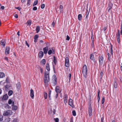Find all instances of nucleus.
<instances>
[{
	"mask_svg": "<svg viewBox=\"0 0 122 122\" xmlns=\"http://www.w3.org/2000/svg\"><path fill=\"white\" fill-rule=\"evenodd\" d=\"M46 68L47 71H46L45 75L44 78V82L45 85H47L48 83L50 81L49 74L50 70V66L48 63H47L46 65Z\"/></svg>",
	"mask_w": 122,
	"mask_h": 122,
	"instance_id": "f257e3e1",
	"label": "nucleus"
},
{
	"mask_svg": "<svg viewBox=\"0 0 122 122\" xmlns=\"http://www.w3.org/2000/svg\"><path fill=\"white\" fill-rule=\"evenodd\" d=\"M87 66L86 65H85L83 67L82 72L83 76L85 78H86L87 77Z\"/></svg>",
	"mask_w": 122,
	"mask_h": 122,
	"instance_id": "f03ea898",
	"label": "nucleus"
},
{
	"mask_svg": "<svg viewBox=\"0 0 122 122\" xmlns=\"http://www.w3.org/2000/svg\"><path fill=\"white\" fill-rule=\"evenodd\" d=\"M12 113V112L10 110L5 111L3 113V115L4 116H9L11 115Z\"/></svg>",
	"mask_w": 122,
	"mask_h": 122,
	"instance_id": "7ed1b4c3",
	"label": "nucleus"
},
{
	"mask_svg": "<svg viewBox=\"0 0 122 122\" xmlns=\"http://www.w3.org/2000/svg\"><path fill=\"white\" fill-rule=\"evenodd\" d=\"M69 60L68 57H66L65 58V65L66 67H68L69 66Z\"/></svg>",
	"mask_w": 122,
	"mask_h": 122,
	"instance_id": "20e7f679",
	"label": "nucleus"
},
{
	"mask_svg": "<svg viewBox=\"0 0 122 122\" xmlns=\"http://www.w3.org/2000/svg\"><path fill=\"white\" fill-rule=\"evenodd\" d=\"M99 64L102 65L103 63V56H99Z\"/></svg>",
	"mask_w": 122,
	"mask_h": 122,
	"instance_id": "39448f33",
	"label": "nucleus"
},
{
	"mask_svg": "<svg viewBox=\"0 0 122 122\" xmlns=\"http://www.w3.org/2000/svg\"><path fill=\"white\" fill-rule=\"evenodd\" d=\"M88 109L89 115L90 116H91L92 115V110L91 106H89Z\"/></svg>",
	"mask_w": 122,
	"mask_h": 122,
	"instance_id": "423d86ee",
	"label": "nucleus"
},
{
	"mask_svg": "<svg viewBox=\"0 0 122 122\" xmlns=\"http://www.w3.org/2000/svg\"><path fill=\"white\" fill-rule=\"evenodd\" d=\"M90 59L92 60L94 62H95V61L94 58V56L93 54H91L90 55Z\"/></svg>",
	"mask_w": 122,
	"mask_h": 122,
	"instance_id": "0eeeda50",
	"label": "nucleus"
},
{
	"mask_svg": "<svg viewBox=\"0 0 122 122\" xmlns=\"http://www.w3.org/2000/svg\"><path fill=\"white\" fill-rule=\"evenodd\" d=\"M30 95L31 98L32 99H34V92L33 90L32 89L30 90Z\"/></svg>",
	"mask_w": 122,
	"mask_h": 122,
	"instance_id": "6e6552de",
	"label": "nucleus"
},
{
	"mask_svg": "<svg viewBox=\"0 0 122 122\" xmlns=\"http://www.w3.org/2000/svg\"><path fill=\"white\" fill-rule=\"evenodd\" d=\"M67 98L68 97L67 95H64V102L65 104H66L67 102Z\"/></svg>",
	"mask_w": 122,
	"mask_h": 122,
	"instance_id": "1a4fd4ad",
	"label": "nucleus"
},
{
	"mask_svg": "<svg viewBox=\"0 0 122 122\" xmlns=\"http://www.w3.org/2000/svg\"><path fill=\"white\" fill-rule=\"evenodd\" d=\"M10 48L9 47H7L6 48L5 53L6 54H9V53Z\"/></svg>",
	"mask_w": 122,
	"mask_h": 122,
	"instance_id": "9d476101",
	"label": "nucleus"
},
{
	"mask_svg": "<svg viewBox=\"0 0 122 122\" xmlns=\"http://www.w3.org/2000/svg\"><path fill=\"white\" fill-rule=\"evenodd\" d=\"M8 98V96L7 94H5L3 96L2 98V100L5 101L7 100Z\"/></svg>",
	"mask_w": 122,
	"mask_h": 122,
	"instance_id": "9b49d317",
	"label": "nucleus"
},
{
	"mask_svg": "<svg viewBox=\"0 0 122 122\" xmlns=\"http://www.w3.org/2000/svg\"><path fill=\"white\" fill-rule=\"evenodd\" d=\"M5 40L3 39L1 41L0 44L1 45L3 46V47L5 46Z\"/></svg>",
	"mask_w": 122,
	"mask_h": 122,
	"instance_id": "f8f14e48",
	"label": "nucleus"
},
{
	"mask_svg": "<svg viewBox=\"0 0 122 122\" xmlns=\"http://www.w3.org/2000/svg\"><path fill=\"white\" fill-rule=\"evenodd\" d=\"M69 105L71 107H73V103L72 100L70 98L69 100Z\"/></svg>",
	"mask_w": 122,
	"mask_h": 122,
	"instance_id": "ddd939ff",
	"label": "nucleus"
},
{
	"mask_svg": "<svg viewBox=\"0 0 122 122\" xmlns=\"http://www.w3.org/2000/svg\"><path fill=\"white\" fill-rule=\"evenodd\" d=\"M44 52L45 54H46L48 50V48L47 46L44 48L43 49Z\"/></svg>",
	"mask_w": 122,
	"mask_h": 122,
	"instance_id": "4468645a",
	"label": "nucleus"
},
{
	"mask_svg": "<svg viewBox=\"0 0 122 122\" xmlns=\"http://www.w3.org/2000/svg\"><path fill=\"white\" fill-rule=\"evenodd\" d=\"M14 105V103H13L12 104V109L13 110H16L18 108V107Z\"/></svg>",
	"mask_w": 122,
	"mask_h": 122,
	"instance_id": "2eb2a0df",
	"label": "nucleus"
},
{
	"mask_svg": "<svg viewBox=\"0 0 122 122\" xmlns=\"http://www.w3.org/2000/svg\"><path fill=\"white\" fill-rule=\"evenodd\" d=\"M43 53L42 51H40L39 53V57L40 58H42L43 56Z\"/></svg>",
	"mask_w": 122,
	"mask_h": 122,
	"instance_id": "dca6fc26",
	"label": "nucleus"
},
{
	"mask_svg": "<svg viewBox=\"0 0 122 122\" xmlns=\"http://www.w3.org/2000/svg\"><path fill=\"white\" fill-rule=\"evenodd\" d=\"M53 80V81L52 82V83H53V86H55L56 84L57 81H56V78H54Z\"/></svg>",
	"mask_w": 122,
	"mask_h": 122,
	"instance_id": "f3484780",
	"label": "nucleus"
},
{
	"mask_svg": "<svg viewBox=\"0 0 122 122\" xmlns=\"http://www.w3.org/2000/svg\"><path fill=\"white\" fill-rule=\"evenodd\" d=\"M55 91L57 93H59L60 92L59 87L58 86H57L56 88Z\"/></svg>",
	"mask_w": 122,
	"mask_h": 122,
	"instance_id": "a211bd4d",
	"label": "nucleus"
},
{
	"mask_svg": "<svg viewBox=\"0 0 122 122\" xmlns=\"http://www.w3.org/2000/svg\"><path fill=\"white\" fill-rule=\"evenodd\" d=\"M48 54L49 55H51L52 53L54 54V51L53 49L50 50H49L48 51Z\"/></svg>",
	"mask_w": 122,
	"mask_h": 122,
	"instance_id": "6ab92c4d",
	"label": "nucleus"
},
{
	"mask_svg": "<svg viewBox=\"0 0 122 122\" xmlns=\"http://www.w3.org/2000/svg\"><path fill=\"white\" fill-rule=\"evenodd\" d=\"M120 34H117V39L118 43H119Z\"/></svg>",
	"mask_w": 122,
	"mask_h": 122,
	"instance_id": "aec40b11",
	"label": "nucleus"
},
{
	"mask_svg": "<svg viewBox=\"0 0 122 122\" xmlns=\"http://www.w3.org/2000/svg\"><path fill=\"white\" fill-rule=\"evenodd\" d=\"M113 6V4L112 3H110L109 4V7H108V11H109L112 8Z\"/></svg>",
	"mask_w": 122,
	"mask_h": 122,
	"instance_id": "412c9836",
	"label": "nucleus"
},
{
	"mask_svg": "<svg viewBox=\"0 0 122 122\" xmlns=\"http://www.w3.org/2000/svg\"><path fill=\"white\" fill-rule=\"evenodd\" d=\"M5 76V74L2 72H0V78H3Z\"/></svg>",
	"mask_w": 122,
	"mask_h": 122,
	"instance_id": "4be33fe9",
	"label": "nucleus"
},
{
	"mask_svg": "<svg viewBox=\"0 0 122 122\" xmlns=\"http://www.w3.org/2000/svg\"><path fill=\"white\" fill-rule=\"evenodd\" d=\"M40 26H37L36 28V32L37 33H38V32L40 31Z\"/></svg>",
	"mask_w": 122,
	"mask_h": 122,
	"instance_id": "5701e85b",
	"label": "nucleus"
},
{
	"mask_svg": "<svg viewBox=\"0 0 122 122\" xmlns=\"http://www.w3.org/2000/svg\"><path fill=\"white\" fill-rule=\"evenodd\" d=\"M31 20H28L27 22V25L30 26L31 24Z\"/></svg>",
	"mask_w": 122,
	"mask_h": 122,
	"instance_id": "b1692460",
	"label": "nucleus"
},
{
	"mask_svg": "<svg viewBox=\"0 0 122 122\" xmlns=\"http://www.w3.org/2000/svg\"><path fill=\"white\" fill-rule=\"evenodd\" d=\"M78 20L80 21L81 20L82 18V15L81 14H79L78 15Z\"/></svg>",
	"mask_w": 122,
	"mask_h": 122,
	"instance_id": "393cba45",
	"label": "nucleus"
},
{
	"mask_svg": "<svg viewBox=\"0 0 122 122\" xmlns=\"http://www.w3.org/2000/svg\"><path fill=\"white\" fill-rule=\"evenodd\" d=\"M53 61L55 65L56 64V63L57 61V60L56 59V58L54 56V59L53 60Z\"/></svg>",
	"mask_w": 122,
	"mask_h": 122,
	"instance_id": "a878e982",
	"label": "nucleus"
},
{
	"mask_svg": "<svg viewBox=\"0 0 122 122\" xmlns=\"http://www.w3.org/2000/svg\"><path fill=\"white\" fill-rule=\"evenodd\" d=\"M63 7L61 5H60L59 6V9L60 12H61L62 11Z\"/></svg>",
	"mask_w": 122,
	"mask_h": 122,
	"instance_id": "bb28decb",
	"label": "nucleus"
},
{
	"mask_svg": "<svg viewBox=\"0 0 122 122\" xmlns=\"http://www.w3.org/2000/svg\"><path fill=\"white\" fill-rule=\"evenodd\" d=\"M38 0H35L34 2L33 6L36 5L38 4Z\"/></svg>",
	"mask_w": 122,
	"mask_h": 122,
	"instance_id": "cd10ccee",
	"label": "nucleus"
},
{
	"mask_svg": "<svg viewBox=\"0 0 122 122\" xmlns=\"http://www.w3.org/2000/svg\"><path fill=\"white\" fill-rule=\"evenodd\" d=\"M13 93V92L12 90H10L8 92V95L9 96H10Z\"/></svg>",
	"mask_w": 122,
	"mask_h": 122,
	"instance_id": "c85d7f7f",
	"label": "nucleus"
},
{
	"mask_svg": "<svg viewBox=\"0 0 122 122\" xmlns=\"http://www.w3.org/2000/svg\"><path fill=\"white\" fill-rule=\"evenodd\" d=\"M12 121V122H18V120L17 118H13Z\"/></svg>",
	"mask_w": 122,
	"mask_h": 122,
	"instance_id": "c756f323",
	"label": "nucleus"
},
{
	"mask_svg": "<svg viewBox=\"0 0 122 122\" xmlns=\"http://www.w3.org/2000/svg\"><path fill=\"white\" fill-rule=\"evenodd\" d=\"M16 86L17 88L18 89H19L20 88V83H18L17 84Z\"/></svg>",
	"mask_w": 122,
	"mask_h": 122,
	"instance_id": "7c9ffc66",
	"label": "nucleus"
},
{
	"mask_svg": "<svg viewBox=\"0 0 122 122\" xmlns=\"http://www.w3.org/2000/svg\"><path fill=\"white\" fill-rule=\"evenodd\" d=\"M47 93L45 92H44V98L45 99H46L47 98Z\"/></svg>",
	"mask_w": 122,
	"mask_h": 122,
	"instance_id": "2f4dec72",
	"label": "nucleus"
},
{
	"mask_svg": "<svg viewBox=\"0 0 122 122\" xmlns=\"http://www.w3.org/2000/svg\"><path fill=\"white\" fill-rule=\"evenodd\" d=\"M54 120L55 121V122H59V119L57 118H54Z\"/></svg>",
	"mask_w": 122,
	"mask_h": 122,
	"instance_id": "473e14b6",
	"label": "nucleus"
},
{
	"mask_svg": "<svg viewBox=\"0 0 122 122\" xmlns=\"http://www.w3.org/2000/svg\"><path fill=\"white\" fill-rule=\"evenodd\" d=\"M110 52L111 54L112 55L113 54V50H112V46H111L110 48Z\"/></svg>",
	"mask_w": 122,
	"mask_h": 122,
	"instance_id": "72a5a7b5",
	"label": "nucleus"
},
{
	"mask_svg": "<svg viewBox=\"0 0 122 122\" xmlns=\"http://www.w3.org/2000/svg\"><path fill=\"white\" fill-rule=\"evenodd\" d=\"M114 86L115 88H117V84L116 82H114Z\"/></svg>",
	"mask_w": 122,
	"mask_h": 122,
	"instance_id": "f704fd0d",
	"label": "nucleus"
},
{
	"mask_svg": "<svg viewBox=\"0 0 122 122\" xmlns=\"http://www.w3.org/2000/svg\"><path fill=\"white\" fill-rule=\"evenodd\" d=\"M72 115L73 116H75L76 115V113L75 111L73 110L72 112Z\"/></svg>",
	"mask_w": 122,
	"mask_h": 122,
	"instance_id": "c9c22d12",
	"label": "nucleus"
},
{
	"mask_svg": "<svg viewBox=\"0 0 122 122\" xmlns=\"http://www.w3.org/2000/svg\"><path fill=\"white\" fill-rule=\"evenodd\" d=\"M42 63L44 65H45L46 63V60L45 59H43L41 61Z\"/></svg>",
	"mask_w": 122,
	"mask_h": 122,
	"instance_id": "e433bc0d",
	"label": "nucleus"
},
{
	"mask_svg": "<svg viewBox=\"0 0 122 122\" xmlns=\"http://www.w3.org/2000/svg\"><path fill=\"white\" fill-rule=\"evenodd\" d=\"M5 106L6 108H9L10 107H9V106L8 104H5Z\"/></svg>",
	"mask_w": 122,
	"mask_h": 122,
	"instance_id": "4c0bfd02",
	"label": "nucleus"
},
{
	"mask_svg": "<svg viewBox=\"0 0 122 122\" xmlns=\"http://www.w3.org/2000/svg\"><path fill=\"white\" fill-rule=\"evenodd\" d=\"M89 14V12L88 11V10H87V11L86 13V18H87V17L88 16Z\"/></svg>",
	"mask_w": 122,
	"mask_h": 122,
	"instance_id": "58836bf2",
	"label": "nucleus"
},
{
	"mask_svg": "<svg viewBox=\"0 0 122 122\" xmlns=\"http://www.w3.org/2000/svg\"><path fill=\"white\" fill-rule=\"evenodd\" d=\"M104 101H105V98L104 97H102V104H103L104 103Z\"/></svg>",
	"mask_w": 122,
	"mask_h": 122,
	"instance_id": "ea45409f",
	"label": "nucleus"
},
{
	"mask_svg": "<svg viewBox=\"0 0 122 122\" xmlns=\"http://www.w3.org/2000/svg\"><path fill=\"white\" fill-rule=\"evenodd\" d=\"M3 120V116L2 115H0V122Z\"/></svg>",
	"mask_w": 122,
	"mask_h": 122,
	"instance_id": "a19ab883",
	"label": "nucleus"
},
{
	"mask_svg": "<svg viewBox=\"0 0 122 122\" xmlns=\"http://www.w3.org/2000/svg\"><path fill=\"white\" fill-rule=\"evenodd\" d=\"M40 69V70L41 71V72L42 73L43 72V69L41 67H39V68Z\"/></svg>",
	"mask_w": 122,
	"mask_h": 122,
	"instance_id": "79ce46f5",
	"label": "nucleus"
},
{
	"mask_svg": "<svg viewBox=\"0 0 122 122\" xmlns=\"http://www.w3.org/2000/svg\"><path fill=\"white\" fill-rule=\"evenodd\" d=\"M45 6V5L44 4H42L41 6V8L42 9H43Z\"/></svg>",
	"mask_w": 122,
	"mask_h": 122,
	"instance_id": "37998d69",
	"label": "nucleus"
},
{
	"mask_svg": "<svg viewBox=\"0 0 122 122\" xmlns=\"http://www.w3.org/2000/svg\"><path fill=\"white\" fill-rule=\"evenodd\" d=\"M12 101L11 99H9L8 102V104H10L12 103Z\"/></svg>",
	"mask_w": 122,
	"mask_h": 122,
	"instance_id": "c03bdc74",
	"label": "nucleus"
},
{
	"mask_svg": "<svg viewBox=\"0 0 122 122\" xmlns=\"http://www.w3.org/2000/svg\"><path fill=\"white\" fill-rule=\"evenodd\" d=\"M70 39V37L68 35L66 36V40H67L69 41Z\"/></svg>",
	"mask_w": 122,
	"mask_h": 122,
	"instance_id": "a18cd8bd",
	"label": "nucleus"
},
{
	"mask_svg": "<svg viewBox=\"0 0 122 122\" xmlns=\"http://www.w3.org/2000/svg\"><path fill=\"white\" fill-rule=\"evenodd\" d=\"M38 36H39L37 35H36L34 37V39H37Z\"/></svg>",
	"mask_w": 122,
	"mask_h": 122,
	"instance_id": "49530a36",
	"label": "nucleus"
},
{
	"mask_svg": "<svg viewBox=\"0 0 122 122\" xmlns=\"http://www.w3.org/2000/svg\"><path fill=\"white\" fill-rule=\"evenodd\" d=\"M37 9V8L36 7H34L33 8V10H36Z\"/></svg>",
	"mask_w": 122,
	"mask_h": 122,
	"instance_id": "de8ad7c7",
	"label": "nucleus"
},
{
	"mask_svg": "<svg viewBox=\"0 0 122 122\" xmlns=\"http://www.w3.org/2000/svg\"><path fill=\"white\" fill-rule=\"evenodd\" d=\"M71 73H69V81H70L71 79Z\"/></svg>",
	"mask_w": 122,
	"mask_h": 122,
	"instance_id": "09e8293b",
	"label": "nucleus"
},
{
	"mask_svg": "<svg viewBox=\"0 0 122 122\" xmlns=\"http://www.w3.org/2000/svg\"><path fill=\"white\" fill-rule=\"evenodd\" d=\"M100 92V91L99 90H98L97 91V96H99V94Z\"/></svg>",
	"mask_w": 122,
	"mask_h": 122,
	"instance_id": "8fccbe9b",
	"label": "nucleus"
},
{
	"mask_svg": "<svg viewBox=\"0 0 122 122\" xmlns=\"http://www.w3.org/2000/svg\"><path fill=\"white\" fill-rule=\"evenodd\" d=\"M100 100V97L99 96H98V102H99V101Z\"/></svg>",
	"mask_w": 122,
	"mask_h": 122,
	"instance_id": "3c124183",
	"label": "nucleus"
},
{
	"mask_svg": "<svg viewBox=\"0 0 122 122\" xmlns=\"http://www.w3.org/2000/svg\"><path fill=\"white\" fill-rule=\"evenodd\" d=\"M30 1H28L27 5L28 6H29L30 5Z\"/></svg>",
	"mask_w": 122,
	"mask_h": 122,
	"instance_id": "603ef678",
	"label": "nucleus"
},
{
	"mask_svg": "<svg viewBox=\"0 0 122 122\" xmlns=\"http://www.w3.org/2000/svg\"><path fill=\"white\" fill-rule=\"evenodd\" d=\"M25 44H26V45H27V46H28V47H29V45H28V43L27 42V41H25Z\"/></svg>",
	"mask_w": 122,
	"mask_h": 122,
	"instance_id": "864d4df0",
	"label": "nucleus"
},
{
	"mask_svg": "<svg viewBox=\"0 0 122 122\" xmlns=\"http://www.w3.org/2000/svg\"><path fill=\"white\" fill-rule=\"evenodd\" d=\"M15 8L16 9H17L19 11H20L21 10V9L19 7H15Z\"/></svg>",
	"mask_w": 122,
	"mask_h": 122,
	"instance_id": "5fc2aeb1",
	"label": "nucleus"
},
{
	"mask_svg": "<svg viewBox=\"0 0 122 122\" xmlns=\"http://www.w3.org/2000/svg\"><path fill=\"white\" fill-rule=\"evenodd\" d=\"M55 25V22L54 21H53L52 24V26L53 27Z\"/></svg>",
	"mask_w": 122,
	"mask_h": 122,
	"instance_id": "6e6d98bb",
	"label": "nucleus"
},
{
	"mask_svg": "<svg viewBox=\"0 0 122 122\" xmlns=\"http://www.w3.org/2000/svg\"><path fill=\"white\" fill-rule=\"evenodd\" d=\"M51 93V91H50L49 92V94H48V96L49 97H50Z\"/></svg>",
	"mask_w": 122,
	"mask_h": 122,
	"instance_id": "4d7b16f0",
	"label": "nucleus"
},
{
	"mask_svg": "<svg viewBox=\"0 0 122 122\" xmlns=\"http://www.w3.org/2000/svg\"><path fill=\"white\" fill-rule=\"evenodd\" d=\"M15 17L16 18H17L18 17V16L17 14H15Z\"/></svg>",
	"mask_w": 122,
	"mask_h": 122,
	"instance_id": "13d9d810",
	"label": "nucleus"
},
{
	"mask_svg": "<svg viewBox=\"0 0 122 122\" xmlns=\"http://www.w3.org/2000/svg\"><path fill=\"white\" fill-rule=\"evenodd\" d=\"M26 0H21V2L22 3L25 2H26Z\"/></svg>",
	"mask_w": 122,
	"mask_h": 122,
	"instance_id": "bf43d9fd",
	"label": "nucleus"
},
{
	"mask_svg": "<svg viewBox=\"0 0 122 122\" xmlns=\"http://www.w3.org/2000/svg\"><path fill=\"white\" fill-rule=\"evenodd\" d=\"M1 8L2 9H4V7L3 6H1Z\"/></svg>",
	"mask_w": 122,
	"mask_h": 122,
	"instance_id": "052dcab7",
	"label": "nucleus"
},
{
	"mask_svg": "<svg viewBox=\"0 0 122 122\" xmlns=\"http://www.w3.org/2000/svg\"><path fill=\"white\" fill-rule=\"evenodd\" d=\"M107 55H108V59L109 60V57H110V54L109 53H108Z\"/></svg>",
	"mask_w": 122,
	"mask_h": 122,
	"instance_id": "680f3d73",
	"label": "nucleus"
},
{
	"mask_svg": "<svg viewBox=\"0 0 122 122\" xmlns=\"http://www.w3.org/2000/svg\"><path fill=\"white\" fill-rule=\"evenodd\" d=\"M6 81L7 82H8V78H7L6 79Z\"/></svg>",
	"mask_w": 122,
	"mask_h": 122,
	"instance_id": "e2e57ef3",
	"label": "nucleus"
},
{
	"mask_svg": "<svg viewBox=\"0 0 122 122\" xmlns=\"http://www.w3.org/2000/svg\"><path fill=\"white\" fill-rule=\"evenodd\" d=\"M122 27H121V31H120V33H121V34L122 35Z\"/></svg>",
	"mask_w": 122,
	"mask_h": 122,
	"instance_id": "0e129e2a",
	"label": "nucleus"
},
{
	"mask_svg": "<svg viewBox=\"0 0 122 122\" xmlns=\"http://www.w3.org/2000/svg\"><path fill=\"white\" fill-rule=\"evenodd\" d=\"M34 39V42H36L37 41V39Z\"/></svg>",
	"mask_w": 122,
	"mask_h": 122,
	"instance_id": "69168bd1",
	"label": "nucleus"
},
{
	"mask_svg": "<svg viewBox=\"0 0 122 122\" xmlns=\"http://www.w3.org/2000/svg\"><path fill=\"white\" fill-rule=\"evenodd\" d=\"M101 121L102 122H103V118H102L101 119Z\"/></svg>",
	"mask_w": 122,
	"mask_h": 122,
	"instance_id": "338daca9",
	"label": "nucleus"
},
{
	"mask_svg": "<svg viewBox=\"0 0 122 122\" xmlns=\"http://www.w3.org/2000/svg\"><path fill=\"white\" fill-rule=\"evenodd\" d=\"M5 60H8V58L7 57H5Z\"/></svg>",
	"mask_w": 122,
	"mask_h": 122,
	"instance_id": "774afa93",
	"label": "nucleus"
}]
</instances>
